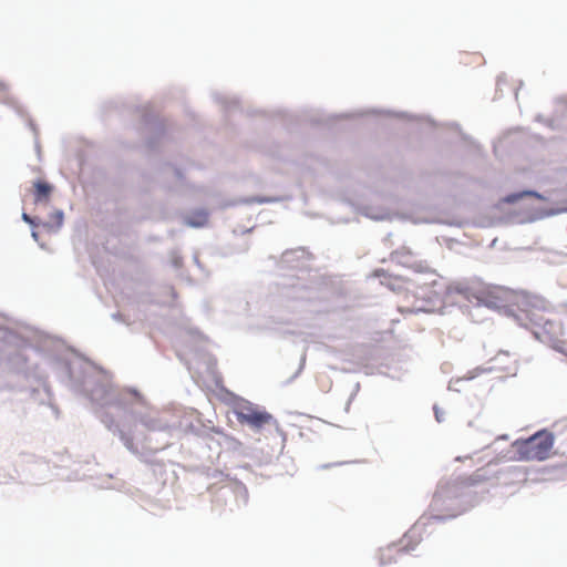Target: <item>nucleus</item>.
I'll list each match as a JSON object with an SVG mask.
<instances>
[{"mask_svg":"<svg viewBox=\"0 0 567 567\" xmlns=\"http://www.w3.org/2000/svg\"><path fill=\"white\" fill-rule=\"evenodd\" d=\"M353 399H354V398L349 396V399H348V401H347V403H346V408H344L346 412H349V409H350V405H351V403H352Z\"/></svg>","mask_w":567,"mask_h":567,"instance_id":"864d4df0","label":"nucleus"},{"mask_svg":"<svg viewBox=\"0 0 567 567\" xmlns=\"http://www.w3.org/2000/svg\"><path fill=\"white\" fill-rule=\"evenodd\" d=\"M358 213L369 219L375 220V221H382V220H392L393 218L399 219H410L408 214H399V213H391L388 208L383 206H374V205H360L357 208Z\"/></svg>","mask_w":567,"mask_h":567,"instance_id":"ddd939ff","label":"nucleus"},{"mask_svg":"<svg viewBox=\"0 0 567 567\" xmlns=\"http://www.w3.org/2000/svg\"><path fill=\"white\" fill-rule=\"evenodd\" d=\"M54 190V186L43 179H35L33 182V199L35 204H43L49 202Z\"/></svg>","mask_w":567,"mask_h":567,"instance_id":"f3484780","label":"nucleus"},{"mask_svg":"<svg viewBox=\"0 0 567 567\" xmlns=\"http://www.w3.org/2000/svg\"><path fill=\"white\" fill-rule=\"evenodd\" d=\"M136 319L140 320V321H144V320L147 321L148 320V318L145 315H143V316L138 315L136 317Z\"/></svg>","mask_w":567,"mask_h":567,"instance_id":"13d9d810","label":"nucleus"},{"mask_svg":"<svg viewBox=\"0 0 567 567\" xmlns=\"http://www.w3.org/2000/svg\"><path fill=\"white\" fill-rule=\"evenodd\" d=\"M452 127L460 132L463 141L471 142V137L467 134L461 132V126L458 123H452Z\"/></svg>","mask_w":567,"mask_h":567,"instance_id":"37998d69","label":"nucleus"},{"mask_svg":"<svg viewBox=\"0 0 567 567\" xmlns=\"http://www.w3.org/2000/svg\"><path fill=\"white\" fill-rule=\"evenodd\" d=\"M2 103L12 107L19 116L23 117L25 115V110L18 103L14 97L8 96L2 101Z\"/></svg>","mask_w":567,"mask_h":567,"instance_id":"2f4dec72","label":"nucleus"},{"mask_svg":"<svg viewBox=\"0 0 567 567\" xmlns=\"http://www.w3.org/2000/svg\"><path fill=\"white\" fill-rule=\"evenodd\" d=\"M208 476L212 477V478L221 481L223 477L226 476V475L224 474L223 471L214 470L212 473L208 474Z\"/></svg>","mask_w":567,"mask_h":567,"instance_id":"c03bdc74","label":"nucleus"},{"mask_svg":"<svg viewBox=\"0 0 567 567\" xmlns=\"http://www.w3.org/2000/svg\"><path fill=\"white\" fill-rule=\"evenodd\" d=\"M176 355H177L178 360L187 368V370L190 371L189 360L186 358L184 352L182 350L177 349Z\"/></svg>","mask_w":567,"mask_h":567,"instance_id":"58836bf2","label":"nucleus"},{"mask_svg":"<svg viewBox=\"0 0 567 567\" xmlns=\"http://www.w3.org/2000/svg\"><path fill=\"white\" fill-rule=\"evenodd\" d=\"M29 125H30V127H31L33 131H35V128H34V124L32 123V121H30Z\"/></svg>","mask_w":567,"mask_h":567,"instance_id":"680f3d73","label":"nucleus"},{"mask_svg":"<svg viewBox=\"0 0 567 567\" xmlns=\"http://www.w3.org/2000/svg\"><path fill=\"white\" fill-rule=\"evenodd\" d=\"M533 307H534V311L535 310L548 311L550 308V303L544 297L534 293Z\"/></svg>","mask_w":567,"mask_h":567,"instance_id":"7c9ffc66","label":"nucleus"},{"mask_svg":"<svg viewBox=\"0 0 567 567\" xmlns=\"http://www.w3.org/2000/svg\"><path fill=\"white\" fill-rule=\"evenodd\" d=\"M556 436L547 427L534 432V461H546L554 449Z\"/></svg>","mask_w":567,"mask_h":567,"instance_id":"9d476101","label":"nucleus"},{"mask_svg":"<svg viewBox=\"0 0 567 567\" xmlns=\"http://www.w3.org/2000/svg\"><path fill=\"white\" fill-rule=\"evenodd\" d=\"M142 125L146 133L145 144L150 151H156L166 130L164 123L153 113L144 111L142 113Z\"/></svg>","mask_w":567,"mask_h":567,"instance_id":"6e6552de","label":"nucleus"},{"mask_svg":"<svg viewBox=\"0 0 567 567\" xmlns=\"http://www.w3.org/2000/svg\"><path fill=\"white\" fill-rule=\"evenodd\" d=\"M529 461L532 460V435L515 440L507 451H501L497 461Z\"/></svg>","mask_w":567,"mask_h":567,"instance_id":"9b49d317","label":"nucleus"},{"mask_svg":"<svg viewBox=\"0 0 567 567\" xmlns=\"http://www.w3.org/2000/svg\"><path fill=\"white\" fill-rule=\"evenodd\" d=\"M359 390H360V383H355L354 389H353V391H352L350 396L355 398V395L359 392Z\"/></svg>","mask_w":567,"mask_h":567,"instance_id":"603ef678","label":"nucleus"},{"mask_svg":"<svg viewBox=\"0 0 567 567\" xmlns=\"http://www.w3.org/2000/svg\"><path fill=\"white\" fill-rule=\"evenodd\" d=\"M384 272H385V271H384L383 269H377L374 274H375V276H377V277H380V276H382Z\"/></svg>","mask_w":567,"mask_h":567,"instance_id":"bf43d9fd","label":"nucleus"},{"mask_svg":"<svg viewBox=\"0 0 567 567\" xmlns=\"http://www.w3.org/2000/svg\"><path fill=\"white\" fill-rule=\"evenodd\" d=\"M282 200V197L277 196H249V197H241L237 200H231L227 203L225 206H236V205H250V204H271V203H278Z\"/></svg>","mask_w":567,"mask_h":567,"instance_id":"393cba45","label":"nucleus"},{"mask_svg":"<svg viewBox=\"0 0 567 567\" xmlns=\"http://www.w3.org/2000/svg\"><path fill=\"white\" fill-rule=\"evenodd\" d=\"M158 178L173 176L176 181L183 182L184 172L181 167L173 165L172 163H162L157 169Z\"/></svg>","mask_w":567,"mask_h":567,"instance_id":"bb28decb","label":"nucleus"},{"mask_svg":"<svg viewBox=\"0 0 567 567\" xmlns=\"http://www.w3.org/2000/svg\"><path fill=\"white\" fill-rule=\"evenodd\" d=\"M532 197V187H525L520 190L509 193L498 199L496 208L502 209L504 205H515L524 198Z\"/></svg>","mask_w":567,"mask_h":567,"instance_id":"412c9836","label":"nucleus"},{"mask_svg":"<svg viewBox=\"0 0 567 567\" xmlns=\"http://www.w3.org/2000/svg\"><path fill=\"white\" fill-rule=\"evenodd\" d=\"M21 219L28 224L31 228H35L40 225H42L43 227L48 228V229H52L53 228V224L51 221H45V223H42L40 220V218L35 217V216H31L29 215L28 213L25 212H22L21 214Z\"/></svg>","mask_w":567,"mask_h":567,"instance_id":"c85d7f7f","label":"nucleus"},{"mask_svg":"<svg viewBox=\"0 0 567 567\" xmlns=\"http://www.w3.org/2000/svg\"><path fill=\"white\" fill-rule=\"evenodd\" d=\"M193 260L198 267L202 266L197 255H194Z\"/></svg>","mask_w":567,"mask_h":567,"instance_id":"4d7b16f0","label":"nucleus"},{"mask_svg":"<svg viewBox=\"0 0 567 567\" xmlns=\"http://www.w3.org/2000/svg\"><path fill=\"white\" fill-rule=\"evenodd\" d=\"M206 363H207L208 368H212L213 365L216 364V360L213 357L208 355Z\"/></svg>","mask_w":567,"mask_h":567,"instance_id":"8fccbe9b","label":"nucleus"},{"mask_svg":"<svg viewBox=\"0 0 567 567\" xmlns=\"http://www.w3.org/2000/svg\"><path fill=\"white\" fill-rule=\"evenodd\" d=\"M535 121H538V122L543 121V116H542L540 114H539V115H537V116L535 117Z\"/></svg>","mask_w":567,"mask_h":567,"instance_id":"052dcab7","label":"nucleus"},{"mask_svg":"<svg viewBox=\"0 0 567 567\" xmlns=\"http://www.w3.org/2000/svg\"><path fill=\"white\" fill-rule=\"evenodd\" d=\"M534 339L548 346L559 353L567 354L564 349V341L560 340L563 333V324L556 317H546L545 315H536L534 312Z\"/></svg>","mask_w":567,"mask_h":567,"instance_id":"20e7f679","label":"nucleus"},{"mask_svg":"<svg viewBox=\"0 0 567 567\" xmlns=\"http://www.w3.org/2000/svg\"><path fill=\"white\" fill-rule=\"evenodd\" d=\"M527 138L519 127L513 128L504 133L493 144L494 154L502 156L504 154H513L523 148V144Z\"/></svg>","mask_w":567,"mask_h":567,"instance_id":"1a4fd4ad","label":"nucleus"},{"mask_svg":"<svg viewBox=\"0 0 567 567\" xmlns=\"http://www.w3.org/2000/svg\"><path fill=\"white\" fill-rule=\"evenodd\" d=\"M235 493L238 498L243 499L244 504L248 502V489L245 484L239 481L235 482Z\"/></svg>","mask_w":567,"mask_h":567,"instance_id":"473e14b6","label":"nucleus"},{"mask_svg":"<svg viewBox=\"0 0 567 567\" xmlns=\"http://www.w3.org/2000/svg\"><path fill=\"white\" fill-rule=\"evenodd\" d=\"M209 212L206 208H195L184 217V224L190 228H202L207 225Z\"/></svg>","mask_w":567,"mask_h":567,"instance_id":"a211bd4d","label":"nucleus"},{"mask_svg":"<svg viewBox=\"0 0 567 567\" xmlns=\"http://www.w3.org/2000/svg\"><path fill=\"white\" fill-rule=\"evenodd\" d=\"M212 430L220 436L218 444L221 447L230 452H239L241 450L243 443L237 437L225 433L221 427L213 426Z\"/></svg>","mask_w":567,"mask_h":567,"instance_id":"6ab92c4d","label":"nucleus"},{"mask_svg":"<svg viewBox=\"0 0 567 567\" xmlns=\"http://www.w3.org/2000/svg\"><path fill=\"white\" fill-rule=\"evenodd\" d=\"M277 115L282 120V122H286L287 121V117L288 116H291L290 114H288L286 111H278L277 112Z\"/></svg>","mask_w":567,"mask_h":567,"instance_id":"de8ad7c7","label":"nucleus"},{"mask_svg":"<svg viewBox=\"0 0 567 567\" xmlns=\"http://www.w3.org/2000/svg\"><path fill=\"white\" fill-rule=\"evenodd\" d=\"M41 362L62 384L92 402L96 417L118 436L128 452L150 462L135 440L142 441L143 433H156L171 423L147 405L138 390L114 388L107 371L65 348L61 339L43 336L33 344L25 333L0 323V363L29 382V396L39 404L50 405L58 416L52 392L40 370Z\"/></svg>","mask_w":567,"mask_h":567,"instance_id":"f257e3e1","label":"nucleus"},{"mask_svg":"<svg viewBox=\"0 0 567 567\" xmlns=\"http://www.w3.org/2000/svg\"><path fill=\"white\" fill-rule=\"evenodd\" d=\"M391 260L395 261L399 265L405 266V267H412L419 274H422L427 269V267L423 266L421 262L411 264V252L409 250H406V251L395 250V251L391 252Z\"/></svg>","mask_w":567,"mask_h":567,"instance_id":"5701e85b","label":"nucleus"},{"mask_svg":"<svg viewBox=\"0 0 567 567\" xmlns=\"http://www.w3.org/2000/svg\"><path fill=\"white\" fill-rule=\"evenodd\" d=\"M111 318L114 321H117V322L126 324L127 327H131L135 322V320L132 321L128 316H126V315H124V313H122L120 311L112 313Z\"/></svg>","mask_w":567,"mask_h":567,"instance_id":"e433bc0d","label":"nucleus"},{"mask_svg":"<svg viewBox=\"0 0 567 567\" xmlns=\"http://www.w3.org/2000/svg\"><path fill=\"white\" fill-rule=\"evenodd\" d=\"M8 89L7 84L4 82L0 81V92H6Z\"/></svg>","mask_w":567,"mask_h":567,"instance_id":"6e6d98bb","label":"nucleus"},{"mask_svg":"<svg viewBox=\"0 0 567 567\" xmlns=\"http://www.w3.org/2000/svg\"><path fill=\"white\" fill-rule=\"evenodd\" d=\"M171 266L174 269H179L183 266V257L179 255L177 250H172L171 254Z\"/></svg>","mask_w":567,"mask_h":567,"instance_id":"c9c22d12","label":"nucleus"},{"mask_svg":"<svg viewBox=\"0 0 567 567\" xmlns=\"http://www.w3.org/2000/svg\"><path fill=\"white\" fill-rule=\"evenodd\" d=\"M215 102L221 105L223 111L226 115L240 110V102L236 96H228L218 92L213 93Z\"/></svg>","mask_w":567,"mask_h":567,"instance_id":"4be33fe9","label":"nucleus"},{"mask_svg":"<svg viewBox=\"0 0 567 567\" xmlns=\"http://www.w3.org/2000/svg\"><path fill=\"white\" fill-rule=\"evenodd\" d=\"M493 444H495V443H494V442H493V443H489V444H487L485 447H491V446H493Z\"/></svg>","mask_w":567,"mask_h":567,"instance_id":"0e129e2a","label":"nucleus"},{"mask_svg":"<svg viewBox=\"0 0 567 567\" xmlns=\"http://www.w3.org/2000/svg\"><path fill=\"white\" fill-rule=\"evenodd\" d=\"M51 219L55 225V229H60L64 221V212L62 209L54 210V213L51 215Z\"/></svg>","mask_w":567,"mask_h":567,"instance_id":"f704fd0d","label":"nucleus"},{"mask_svg":"<svg viewBox=\"0 0 567 567\" xmlns=\"http://www.w3.org/2000/svg\"><path fill=\"white\" fill-rule=\"evenodd\" d=\"M507 83V79L505 74H499L496 80V93L503 91V86Z\"/></svg>","mask_w":567,"mask_h":567,"instance_id":"4c0bfd02","label":"nucleus"},{"mask_svg":"<svg viewBox=\"0 0 567 567\" xmlns=\"http://www.w3.org/2000/svg\"><path fill=\"white\" fill-rule=\"evenodd\" d=\"M493 444H495V443H494V442H493V443H489V444H487L485 447H491V446H493Z\"/></svg>","mask_w":567,"mask_h":567,"instance_id":"e2e57ef3","label":"nucleus"},{"mask_svg":"<svg viewBox=\"0 0 567 567\" xmlns=\"http://www.w3.org/2000/svg\"><path fill=\"white\" fill-rule=\"evenodd\" d=\"M549 471L548 466H540V467H534L533 473L534 475H544Z\"/></svg>","mask_w":567,"mask_h":567,"instance_id":"a18cd8bd","label":"nucleus"},{"mask_svg":"<svg viewBox=\"0 0 567 567\" xmlns=\"http://www.w3.org/2000/svg\"><path fill=\"white\" fill-rule=\"evenodd\" d=\"M463 379H457L455 381H450L449 383V390L451 391H458L457 389V384L456 383H460Z\"/></svg>","mask_w":567,"mask_h":567,"instance_id":"49530a36","label":"nucleus"},{"mask_svg":"<svg viewBox=\"0 0 567 567\" xmlns=\"http://www.w3.org/2000/svg\"><path fill=\"white\" fill-rule=\"evenodd\" d=\"M174 431L175 427L168 424L156 433H143L141 442L142 449L146 451L145 457L148 458L147 454L154 455L171 446Z\"/></svg>","mask_w":567,"mask_h":567,"instance_id":"0eeeda50","label":"nucleus"},{"mask_svg":"<svg viewBox=\"0 0 567 567\" xmlns=\"http://www.w3.org/2000/svg\"><path fill=\"white\" fill-rule=\"evenodd\" d=\"M499 461L497 458L495 461L488 462L486 467H482L483 470H487V480L493 475L495 476L498 484L503 485H514L519 483L527 482L528 476V467L524 465H508L496 472H492V466L496 465Z\"/></svg>","mask_w":567,"mask_h":567,"instance_id":"423d86ee","label":"nucleus"},{"mask_svg":"<svg viewBox=\"0 0 567 567\" xmlns=\"http://www.w3.org/2000/svg\"><path fill=\"white\" fill-rule=\"evenodd\" d=\"M543 198H544L543 195L538 190L534 189V199H543Z\"/></svg>","mask_w":567,"mask_h":567,"instance_id":"5fc2aeb1","label":"nucleus"},{"mask_svg":"<svg viewBox=\"0 0 567 567\" xmlns=\"http://www.w3.org/2000/svg\"><path fill=\"white\" fill-rule=\"evenodd\" d=\"M413 288L408 291L413 293L420 306H415L416 312H431L447 302H454L453 295H460L468 302L493 310H504V313L513 318L519 327L529 329L532 323V299L527 291H516L502 286L489 287L487 290L476 291L465 282H444L432 278L411 280Z\"/></svg>","mask_w":567,"mask_h":567,"instance_id":"f03ea898","label":"nucleus"},{"mask_svg":"<svg viewBox=\"0 0 567 567\" xmlns=\"http://www.w3.org/2000/svg\"><path fill=\"white\" fill-rule=\"evenodd\" d=\"M305 363H306V353H303L301 355L299 368H298L297 372L289 379V382L293 381L301 373V371L303 370Z\"/></svg>","mask_w":567,"mask_h":567,"instance_id":"ea45409f","label":"nucleus"},{"mask_svg":"<svg viewBox=\"0 0 567 567\" xmlns=\"http://www.w3.org/2000/svg\"><path fill=\"white\" fill-rule=\"evenodd\" d=\"M368 114H373V115H383L385 117H395V118H399V120H404V118H412L413 116L405 113V112H392V111H389V110H378V109H369V110H365V111H358V112H353V113H341V114H334V115H331L329 117H317V118H311V121L316 124H319V123H323V122H328L329 120H332V118H352V117H355V116H362V115H368Z\"/></svg>","mask_w":567,"mask_h":567,"instance_id":"f8f14e48","label":"nucleus"},{"mask_svg":"<svg viewBox=\"0 0 567 567\" xmlns=\"http://www.w3.org/2000/svg\"><path fill=\"white\" fill-rule=\"evenodd\" d=\"M484 481H487V470L480 468L462 482L440 483L430 504V518L453 519L481 503L487 489L474 487Z\"/></svg>","mask_w":567,"mask_h":567,"instance_id":"7ed1b4c3","label":"nucleus"},{"mask_svg":"<svg viewBox=\"0 0 567 567\" xmlns=\"http://www.w3.org/2000/svg\"><path fill=\"white\" fill-rule=\"evenodd\" d=\"M419 533L420 527L417 523L404 534L403 538L400 540L401 546L398 550L402 553H410L414 550L416 545L420 543Z\"/></svg>","mask_w":567,"mask_h":567,"instance_id":"aec40b11","label":"nucleus"},{"mask_svg":"<svg viewBox=\"0 0 567 567\" xmlns=\"http://www.w3.org/2000/svg\"><path fill=\"white\" fill-rule=\"evenodd\" d=\"M31 237L39 244L40 248L45 249V244L40 241V234L35 228H31Z\"/></svg>","mask_w":567,"mask_h":567,"instance_id":"79ce46f5","label":"nucleus"},{"mask_svg":"<svg viewBox=\"0 0 567 567\" xmlns=\"http://www.w3.org/2000/svg\"><path fill=\"white\" fill-rule=\"evenodd\" d=\"M567 254L557 250H544L543 248L536 247L534 241V260L536 262L560 265L564 262Z\"/></svg>","mask_w":567,"mask_h":567,"instance_id":"2eb2a0df","label":"nucleus"},{"mask_svg":"<svg viewBox=\"0 0 567 567\" xmlns=\"http://www.w3.org/2000/svg\"><path fill=\"white\" fill-rule=\"evenodd\" d=\"M182 426L185 433L199 437L208 436L209 432H213L212 427L204 425L199 420L182 423Z\"/></svg>","mask_w":567,"mask_h":567,"instance_id":"a878e982","label":"nucleus"},{"mask_svg":"<svg viewBox=\"0 0 567 567\" xmlns=\"http://www.w3.org/2000/svg\"><path fill=\"white\" fill-rule=\"evenodd\" d=\"M309 256V252L303 247L296 249H289L282 252L280 258V265L282 268H298L299 261Z\"/></svg>","mask_w":567,"mask_h":567,"instance_id":"dca6fc26","label":"nucleus"},{"mask_svg":"<svg viewBox=\"0 0 567 567\" xmlns=\"http://www.w3.org/2000/svg\"><path fill=\"white\" fill-rule=\"evenodd\" d=\"M394 547H396V544L393 543V544L389 545L385 549H381L380 557H379L381 566L390 565L394 561V558L392 556V549Z\"/></svg>","mask_w":567,"mask_h":567,"instance_id":"c756f323","label":"nucleus"},{"mask_svg":"<svg viewBox=\"0 0 567 567\" xmlns=\"http://www.w3.org/2000/svg\"><path fill=\"white\" fill-rule=\"evenodd\" d=\"M234 413L240 424L249 425L255 431L261 430L266 424H274L276 430L284 434L279 422L269 412L249 401H244L234 410Z\"/></svg>","mask_w":567,"mask_h":567,"instance_id":"39448f33","label":"nucleus"},{"mask_svg":"<svg viewBox=\"0 0 567 567\" xmlns=\"http://www.w3.org/2000/svg\"><path fill=\"white\" fill-rule=\"evenodd\" d=\"M433 411H434L435 420L439 423H442L444 421V411L442 409H440L436 404L433 406Z\"/></svg>","mask_w":567,"mask_h":567,"instance_id":"a19ab883","label":"nucleus"},{"mask_svg":"<svg viewBox=\"0 0 567 567\" xmlns=\"http://www.w3.org/2000/svg\"><path fill=\"white\" fill-rule=\"evenodd\" d=\"M494 370V367H477L474 370L470 371L465 377V380L471 381L477 378L483 373H491Z\"/></svg>","mask_w":567,"mask_h":567,"instance_id":"72a5a7b5","label":"nucleus"},{"mask_svg":"<svg viewBox=\"0 0 567 567\" xmlns=\"http://www.w3.org/2000/svg\"><path fill=\"white\" fill-rule=\"evenodd\" d=\"M507 440H508L507 434H501L495 439L494 443H497L498 441H507Z\"/></svg>","mask_w":567,"mask_h":567,"instance_id":"3c124183","label":"nucleus"},{"mask_svg":"<svg viewBox=\"0 0 567 567\" xmlns=\"http://www.w3.org/2000/svg\"><path fill=\"white\" fill-rule=\"evenodd\" d=\"M342 464H343V463H341V462H338V463H327V464H322V465L320 466V468H322V470H327V468H330V467H332V466H338V465H342Z\"/></svg>","mask_w":567,"mask_h":567,"instance_id":"09e8293b","label":"nucleus"},{"mask_svg":"<svg viewBox=\"0 0 567 567\" xmlns=\"http://www.w3.org/2000/svg\"><path fill=\"white\" fill-rule=\"evenodd\" d=\"M563 213H567V197L563 200L560 206L556 207H534V221L540 220L547 217L556 216Z\"/></svg>","mask_w":567,"mask_h":567,"instance_id":"b1692460","label":"nucleus"},{"mask_svg":"<svg viewBox=\"0 0 567 567\" xmlns=\"http://www.w3.org/2000/svg\"><path fill=\"white\" fill-rule=\"evenodd\" d=\"M506 219L512 224L532 223V208H525L523 210L513 209L506 215Z\"/></svg>","mask_w":567,"mask_h":567,"instance_id":"cd10ccee","label":"nucleus"},{"mask_svg":"<svg viewBox=\"0 0 567 567\" xmlns=\"http://www.w3.org/2000/svg\"><path fill=\"white\" fill-rule=\"evenodd\" d=\"M183 336L185 338L186 347L190 352H194L196 355H202L204 353L203 343L206 338L198 329L187 327L183 330Z\"/></svg>","mask_w":567,"mask_h":567,"instance_id":"4468645a","label":"nucleus"}]
</instances>
